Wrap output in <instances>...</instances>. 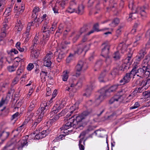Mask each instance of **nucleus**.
<instances>
[{
    "instance_id": "3c124183",
    "label": "nucleus",
    "mask_w": 150,
    "mask_h": 150,
    "mask_svg": "<svg viewBox=\"0 0 150 150\" xmlns=\"http://www.w3.org/2000/svg\"><path fill=\"white\" fill-rule=\"evenodd\" d=\"M30 31L26 30V31L24 33V35L26 37L25 40L26 41H28L30 38V34L29 33Z\"/></svg>"
},
{
    "instance_id": "72a5a7b5",
    "label": "nucleus",
    "mask_w": 150,
    "mask_h": 150,
    "mask_svg": "<svg viewBox=\"0 0 150 150\" xmlns=\"http://www.w3.org/2000/svg\"><path fill=\"white\" fill-rule=\"evenodd\" d=\"M10 93L9 92L6 98L4 99H3L0 103V107H1L3 104L7 103L10 98Z\"/></svg>"
},
{
    "instance_id": "49530a36",
    "label": "nucleus",
    "mask_w": 150,
    "mask_h": 150,
    "mask_svg": "<svg viewBox=\"0 0 150 150\" xmlns=\"http://www.w3.org/2000/svg\"><path fill=\"white\" fill-rule=\"evenodd\" d=\"M119 23V19L116 18L114 19L111 24H109L112 27H114L116 25L118 24Z\"/></svg>"
},
{
    "instance_id": "9b49d317",
    "label": "nucleus",
    "mask_w": 150,
    "mask_h": 150,
    "mask_svg": "<svg viewBox=\"0 0 150 150\" xmlns=\"http://www.w3.org/2000/svg\"><path fill=\"white\" fill-rule=\"evenodd\" d=\"M109 47L108 45L105 46L102 49L101 55L106 58L105 62L107 64H109L111 62V59L108 56L109 53Z\"/></svg>"
},
{
    "instance_id": "39448f33",
    "label": "nucleus",
    "mask_w": 150,
    "mask_h": 150,
    "mask_svg": "<svg viewBox=\"0 0 150 150\" xmlns=\"http://www.w3.org/2000/svg\"><path fill=\"white\" fill-rule=\"evenodd\" d=\"M90 112L88 111L83 112L81 115L79 116L73 115L71 117L69 118V121L67 122H71L72 127H74L76 125V123L78 122L81 121L83 119H84L88 116Z\"/></svg>"
},
{
    "instance_id": "4c0bfd02",
    "label": "nucleus",
    "mask_w": 150,
    "mask_h": 150,
    "mask_svg": "<svg viewBox=\"0 0 150 150\" xmlns=\"http://www.w3.org/2000/svg\"><path fill=\"white\" fill-rule=\"evenodd\" d=\"M82 81L81 79H79L78 82L76 83H71L70 87L72 89V88H74L76 86H78L79 87H80L82 86Z\"/></svg>"
},
{
    "instance_id": "052dcab7",
    "label": "nucleus",
    "mask_w": 150,
    "mask_h": 150,
    "mask_svg": "<svg viewBox=\"0 0 150 150\" xmlns=\"http://www.w3.org/2000/svg\"><path fill=\"white\" fill-rule=\"evenodd\" d=\"M73 54H70L66 59L67 62V63H69L71 61L73 58Z\"/></svg>"
},
{
    "instance_id": "2eb2a0df",
    "label": "nucleus",
    "mask_w": 150,
    "mask_h": 150,
    "mask_svg": "<svg viewBox=\"0 0 150 150\" xmlns=\"http://www.w3.org/2000/svg\"><path fill=\"white\" fill-rule=\"evenodd\" d=\"M50 132V131L49 129L43 130L41 132L39 133L38 134L36 135L34 138V139L36 140L42 139L45 137L46 136L49 134Z\"/></svg>"
},
{
    "instance_id": "864d4df0",
    "label": "nucleus",
    "mask_w": 150,
    "mask_h": 150,
    "mask_svg": "<svg viewBox=\"0 0 150 150\" xmlns=\"http://www.w3.org/2000/svg\"><path fill=\"white\" fill-rule=\"evenodd\" d=\"M48 40V38H43L42 40L41 41V47H43L44 45L46 44Z\"/></svg>"
},
{
    "instance_id": "2f4dec72",
    "label": "nucleus",
    "mask_w": 150,
    "mask_h": 150,
    "mask_svg": "<svg viewBox=\"0 0 150 150\" xmlns=\"http://www.w3.org/2000/svg\"><path fill=\"white\" fill-rule=\"evenodd\" d=\"M8 20L7 19H5L4 20V22L2 23L1 31H6V30L8 28Z\"/></svg>"
},
{
    "instance_id": "dca6fc26",
    "label": "nucleus",
    "mask_w": 150,
    "mask_h": 150,
    "mask_svg": "<svg viewBox=\"0 0 150 150\" xmlns=\"http://www.w3.org/2000/svg\"><path fill=\"white\" fill-rule=\"evenodd\" d=\"M86 134V132H83L81 133L79 136V137H81L82 136V137L79 141V146L80 150H84V149L85 140L84 139V136Z\"/></svg>"
},
{
    "instance_id": "a211bd4d",
    "label": "nucleus",
    "mask_w": 150,
    "mask_h": 150,
    "mask_svg": "<svg viewBox=\"0 0 150 150\" xmlns=\"http://www.w3.org/2000/svg\"><path fill=\"white\" fill-rule=\"evenodd\" d=\"M31 135H32L31 134L29 135L28 136L26 135L19 141L18 142V145L19 146V148H22L25 146H27L28 142H27V139L28 138V137H31Z\"/></svg>"
},
{
    "instance_id": "423d86ee",
    "label": "nucleus",
    "mask_w": 150,
    "mask_h": 150,
    "mask_svg": "<svg viewBox=\"0 0 150 150\" xmlns=\"http://www.w3.org/2000/svg\"><path fill=\"white\" fill-rule=\"evenodd\" d=\"M131 71H133V78H136L137 76L142 78L145 77H146V72H149L147 68L144 67L142 68L139 69L137 70H136L135 68L133 69Z\"/></svg>"
},
{
    "instance_id": "58836bf2",
    "label": "nucleus",
    "mask_w": 150,
    "mask_h": 150,
    "mask_svg": "<svg viewBox=\"0 0 150 150\" xmlns=\"http://www.w3.org/2000/svg\"><path fill=\"white\" fill-rule=\"evenodd\" d=\"M8 135V133L0 130V138L1 137L2 140L6 139Z\"/></svg>"
},
{
    "instance_id": "4be33fe9",
    "label": "nucleus",
    "mask_w": 150,
    "mask_h": 150,
    "mask_svg": "<svg viewBox=\"0 0 150 150\" xmlns=\"http://www.w3.org/2000/svg\"><path fill=\"white\" fill-rule=\"evenodd\" d=\"M146 54V52L144 50H141L139 52L138 54L136 57V61L137 63L139 62L144 57V55Z\"/></svg>"
},
{
    "instance_id": "09e8293b",
    "label": "nucleus",
    "mask_w": 150,
    "mask_h": 150,
    "mask_svg": "<svg viewBox=\"0 0 150 150\" xmlns=\"http://www.w3.org/2000/svg\"><path fill=\"white\" fill-rule=\"evenodd\" d=\"M141 36L140 35H138L136 38V41L134 42V46H136L139 44V41L141 38Z\"/></svg>"
},
{
    "instance_id": "69168bd1",
    "label": "nucleus",
    "mask_w": 150,
    "mask_h": 150,
    "mask_svg": "<svg viewBox=\"0 0 150 150\" xmlns=\"http://www.w3.org/2000/svg\"><path fill=\"white\" fill-rule=\"evenodd\" d=\"M118 73V70L117 69H114L112 71L111 73V74L112 75H113L114 76H115Z\"/></svg>"
},
{
    "instance_id": "a19ab883",
    "label": "nucleus",
    "mask_w": 150,
    "mask_h": 150,
    "mask_svg": "<svg viewBox=\"0 0 150 150\" xmlns=\"http://www.w3.org/2000/svg\"><path fill=\"white\" fill-rule=\"evenodd\" d=\"M150 60V57L149 56H147L146 57L145 59L143 60L142 62L143 67H146V65L147 64L149 61Z\"/></svg>"
},
{
    "instance_id": "7c9ffc66",
    "label": "nucleus",
    "mask_w": 150,
    "mask_h": 150,
    "mask_svg": "<svg viewBox=\"0 0 150 150\" xmlns=\"http://www.w3.org/2000/svg\"><path fill=\"white\" fill-rule=\"evenodd\" d=\"M23 23H22L20 20H18L15 28L16 29H17L18 31H20L22 30L23 28Z\"/></svg>"
},
{
    "instance_id": "aec40b11",
    "label": "nucleus",
    "mask_w": 150,
    "mask_h": 150,
    "mask_svg": "<svg viewBox=\"0 0 150 150\" xmlns=\"http://www.w3.org/2000/svg\"><path fill=\"white\" fill-rule=\"evenodd\" d=\"M99 25L98 23H96L93 26V29L90 31L88 32L87 33L88 35H90L91 34L94 33L95 31H105L109 29L108 28H105L100 30H99L98 29Z\"/></svg>"
},
{
    "instance_id": "1a4fd4ad",
    "label": "nucleus",
    "mask_w": 150,
    "mask_h": 150,
    "mask_svg": "<svg viewBox=\"0 0 150 150\" xmlns=\"http://www.w3.org/2000/svg\"><path fill=\"white\" fill-rule=\"evenodd\" d=\"M124 91L122 90L119 91L117 95H116L112 97L109 101V103L112 104L115 103L117 102H120L122 99V96L124 93Z\"/></svg>"
},
{
    "instance_id": "e433bc0d",
    "label": "nucleus",
    "mask_w": 150,
    "mask_h": 150,
    "mask_svg": "<svg viewBox=\"0 0 150 150\" xmlns=\"http://www.w3.org/2000/svg\"><path fill=\"white\" fill-rule=\"evenodd\" d=\"M86 31V30L85 27H83L81 28L79 31L80 34L77 35L76 37H75L74 38V40L76 41L80 37V36L83 33Z\"/></svg>"
},
{
    "instance_id": "5fc2aeb1",
    "label": "nucleus",
    "mask_w": 150,
    "mask_h": 150,
    "mask_svg": "<svg viewBox=\"0 0 150 150\" xmlns=\"http://www.w3.org/2000/svg\"><path fill=\"white\" fill-rule=\"evenodd\" d=\"M143 94L145 98H150V91H145L143 93Z\"/></svg>"
},
{
    "instance_id": "c85d7f7f",
    "label": "nucleus",
    "mask_w": 150,
    "mask_h": 150,
    "mask_svg": "<svg viewBox=\"0 0 150 150\" xmlns=\"http://www.w3.org/2000/svg\"><path fill=\"white\" fill-rule=\"evenodd\" d=\"M69 72L67 71H64L62 74L61 76L62 80L63 81H67L69 78Z\"/></svg>"
},
{
    "instance_id": "0e129e2a",
    "label": "nucleus",
    "mask_w": 150,
    "mask_h": 150,
    "mask_svg": "<svg viewBox=\"0 0 150 150\" xmlns=\"http://www.w3.org/2000/svg\"><path fill=\"white\" fill-rule=\"evenodd\" d=\"M6 1L4 0H1L0 1V7L1 8H5V5Z\"/></svg>"
},
{
    "instance_id": "a878e982",
    "label": "nucleus",
    "mask_w": 150,
    "mask_h": 150,
    "mask_svg": "<svg viewBox=\"0 0 150 150\" xmlns=\"http://www.w3.org/2000/svg\"><path fill=\"white\" fill-rule=\"evenodd\" d=\"M84 6L82 4L79 5L77 9H76V13L79 15H82L84 12Z\"/></svg>"
},
{
    "instance_id": "cd10ccee",
    "label": "nucleus",
    "mask_w": 150,
    "mask_h": 150,
    "mask_svg": "<svg viewBox=\"0 0 150 150\" xmlns=\"http://www.w3.org/2000/svg\"><path fill=\"white\" fill-rule=\"evenodd\" d=\"M36 100L35 99H33L30 102L29 107L28 108V112H31L33 111L36 105Z\"/></svg>"
},
{
    "instance_id": "de8ad7c7",
    "label": "nucleus",
    "mask_w": 150,
    "mask_h": 150,
    "mask_svg": "<svg viewBox=\"0 0 150 150\" xmlns=\"http://www.w3.org/2000/svg\"><path fill=\"white\" fill-rule=\"evenodd\" d=\"M103 61L101 59L98 60L96 63L95 67L96 68H99L102 64Z\"/></svg>"
},
{
    "instance_id": "c756f323",
    "label": "nucleus",
    "mask_w": 150,
    "mask_h": 150,
    "mask_svg": "<svg viewBox=\"0 0 150 150\" xmlns=\"http://www.w3.org/2000/svg\"><path fill=\"white\" fill-rule=\"evenodd\" d=\"M95 133H96V136L98 137H103L106 134L105 131L103 130H98L95 131Z\"/></svg>"
},
{
    "instance_id": "393cba45",
    "label": "nucleus",
    "mask_w": 150,
    "mask_h": 150,
    "mask_svg": "<svg viewBox=\"0 0 150 150\" xmlns=\"http://www.w3.org/2000/svg\"><path fill=\"white\" fill-rule=\"evenodd\" d=\"M21 43L20 42H17L16 45V47L20 52H26L27 49L25 46H23L22 48L20 47Z\"/></svg>"
},
{
    "instance_id": "f3484780",
    "label": "nucleus",
    "mask_w": 150,
    "mask_h": 150,
    "mask_svg": "<svg viewBox=\"0 0 150 150\" xmlns=\"http://www.w3.org/2000/svg\"><path fill=\"white\" fill-rule=\"evenodd\" d=\"M100 95L97 97L95 101V103L97 105H99L104 99L106 95L105 93H102L101 92V90L100 91Z\"/></svg>"
},
{
    "instance_id": "8fccbe9b",
    "label": "nucleus",
    "mask_w": 150,
    "mask_h": 150,
    "mask_svg": "<svg viewBox=\"0 0 150 150\" xmlns=\"http://www.w3.org/2000/svg\"><path fill=\"white\" fill-rule=\"evenodd\" d=\"M120 55L118 51L115 52L113 55V57L116 60L119 59L120 58Z\"/></svg>"
},
{
    "instance_id": "6e6552de",
    "label": "nucleus",
    "mask_w": 150,
    "mask_h": 150,
    "mask_svg": "<svg viewBox=\"0 0 150 150\" xmlns=\"http://www.w3.org/2000/svg\"><path fill=\"white\" fill-rule=\"evenodd\" d=\"M66 0H58L55 5L52 6V8L54 13H58V11L59 8V6H60V8L62 9H63L64 7L65 4L67 3Z\"/></svg>"
},
{
    "instance_id": "6ab92c4d",
    "label": "nucleus",
    "mask_w": 150,
    "mask_h": 150,
    "mask_svg": "<svg viewBox=\"0 0 150 150\" xmlns=\"http://www.w3.org/2000/svg\"><path fill=\"white\" fill-rule=\"evenodd\" d=\"M94 86L93 83L89 84L85 92L83 94V95L88 97L91 94V91L93 88Z\"/></svg>"
},
{
    "instance_id": "774afa93",
    "label": "nucleus",
    "mask_w": 150,
    "mask_h": 150,
    "mask_svg": "<svg viewBox=\"0 0 150 150\" xmlns=\"http://www.w3.org/2000/svg\"><path fill=\"white\" fill-rule=\"evenodd\" d=\"M122 28V26H120L118 27V29L116 31V33L117 34L119 35L120 34L121 31V28Z\"/></svg>"
},
{
    "instance_id": "37998d69",
    "label": "nucleus",
    "mask_w": 150,
    "mask_h": 150,
    "mask_svg": "<svg viewBox=\"0 0 150 150\" xmlns=\"http://www.w3.org/2000/svg\"><path fill=\"white\" fill-rule=\"evenodd\" d=\"M17 66V65H15L14 64L11 66H8L7 67V69L9 72H13L16 70Z\"/></svg>"
},
{
    "instance_id": "e2e57ef3",
    "label": "nucleus",
    "mask_w": 150,
    "mask_h": 150,
    "mask_svg": "<svg viewBox=\"0 0 150 150\" xmlns=\"http://www.w3.org/2000/svg\"><path fill=\"white\" fill-rule=\"evenodd\" d=\"M18 79H19L18 77H15L13 80L12 85H14L16 84L18 81Z\"/></svg>"
},
{
    "instance_id": "f8f14e48",
    "label": "nucleus",
    "mask_w": 150,
    "mask_h": 150,
    "mask_svg": "<svg viewBox=\"0 0 150 150\" xmlns=\"http://www.w3.org/2000/svg\"><path fill=\"white\" fill-rule=\"evenodd\" d=\"M53 56L52 53L50 52L48 53L45 56L44 59V65L47 67H50L51 65L52 59H53Z\"/></svg>"
},
{
    "instance_id": "338daca9",
    "label": "nucleus",
    "mask_w": 150,
    "mask_h": 150,
    "mask_svg": "<svg viewBox=\"0 0 150 150\" xmlns=\"http://www.w3.org/2000/svg\"><path fill=\"white\" fill-rule=\"evenodd\" d=\"M77 108V107L76 108L75 105L71 107L70 108V110H71V114L73 113L74 112V111Z\"/></svg>"
},
{
    "instance_id": "f03ea898",
    "label": "nucleus",
    "mask_w": 150,
    "mask_h": 150,
    "mask_svg": "<svg viewBox=\"0 0 150 150\" xmlns=\"http://www.w3.org/2000/svg\"><path fill=\"white\" fill-rule=\"evenodd\" d=\"M129 8L132 11V14L129 15V17L128 18V21H130L131 18H135V15H132V14L136 15V13H139L142 16H145L146 15V13L145 9L146 8V6H144L142 7H138L135 9L134 6V2L133 0H131L129 2Z\"/></svg>"
},
{
    "instance_id": "79ce46f5",
    "label": "nucleus",
    "mask_w": 150,
    "mask_h": 150,
    "mask_svg": "<svg viewBox=\"0 0 150 150\" xmlns=\"http://www.w3.org/2000/svg\"><path fill=\"white\" fill-rule=\"evenodd\" d=\"M66 11L67 13H70L74 12L76 13V9L74 8V7L69 5V7L66 10Z\"/></svg>"
},
{
    "instance_id": "6e6d98bb",
    "label": "nucleus",
    "mask_w": 150,
    "mask_h": 150,
    "mask_svg": "<svg viewBox=\"0 0 150 150\" xmlns=\"http://www.w3.org/2000/svg\"><path fill=\"white\" fill-rule=\"evenodd\" d=\"M38 37L37 36H35L34 39L33 41V47H32V48H33L34 47H36V45L38 43Z\"/></svg>"
},
{
    "instance_id": "4468645a",
    "label": "nucleus",
    "mask_w": 150,
    "mask_h": 150,
    "mask_svg": "<svg viewBox=\"0 0 150 150\" xmlns=\"http://www.w3.org/2000/svg\"><path fill=\"white\" fill-rule=\"evenodd\" d=\"M133 71H131L130 73H127L123 78L120 81L121 85H124L128 83L130 81L131 77L133 76Z\"/></svg>"
},
{
    "instance_id": "f704fd0d",
    "label": "nucleus",
    "mask_w": 150,
    "mask_h": 150,
    "mask_svg": "<svg viewBox=\"0 0 150 150\" xmlns=\"http://www.w3.org/2000/svg\"><path fill=\"white\" fill-rule=\"evenodd\" d=\"M117 49L118 50H121L122 53H123L126 50L125 45L123 43H121L119 44Z\"/></svg>"
},
{
    "instance_id": "ddd939ff",
    "label": "nucleus",
    "mask_w": 150,
    "mask_h": 150,
    "mask_svg": "<svg viewBox=\"0 0 150 150\" xmlns=\"http://www.w3.org/2000/svg\"><path fill=\"white\" fill-rule=\"evenodd\" d=\"M119 86V85L117 84L113 85L109 88H108L107 87L103 88L101 89V92L102 93L104 92L106 96L109 95V93L115 91Z\"/></svg>"
},
{
    "instance_id": "20e7f679",
    "label": "nucleus",
    "mask_w": 150,
    "mask_h": 150,
    "mask_svg": "<svg viewBox=\"0 0 150 150\" xmlns=\"http://www.w3.org/2000/svg\"><path fill=\"white\" fill-rule=\"evenodd\" d=\"M72 124L71 122H67L64 125L61 127L60 128L61 132V133L62 134L64 133L65 134H62L57 137L52 141V143H54L56 142L62 140L64 137L65 135L71 133L72 131L68 129L71 127Z\"/></svg>"
},
{
    "instance_id": "0eeeda50",
    "label": "nucleus",
    "mask_w": 150,
    "mask_h": 150,
    "mask_svg": "<svg viewBox=\"0 0 150 150\" xmlns=\"http://www.w3.org/2000/svg\"><path fill=\"white\" fill-rule=\"evenodd\" d=\"M66 104V102L64 99L57 102L52 108V112H50V115H52V116H53V114H57Z\"/></svg>"
},
{
    "instance_id": "c03bdc74",
    "label": "nucleus",
    "mask_w": 150,
    "mask_h": 150,
    "mask_svg": "<svg viewBox=\"0 0 150 150\" xmlns=\"http://www.w3.org/2000/svg\"><path fill=\"white\" fill-rule=\"evenodd\" d=\"M19 116L18 112H16L13 115L11 118V121H14L15 122Z\"/></svg>"
},
{
    "instance_id": "c9c22d12",
    "label": "nucleus",
    "mask_w": 150,
    "mask_h": 150,
    "mask_svg": "<svg viewBox=\"0 0 150 150\" xmlns=\"http://www.w3.org/2000/svg\"><path fill=\"white\" fill-rule=\"evenodd\" d=\"M35 21H34L28 23L27 25L26 30L29 31L33 30L35 27Z\"/></svg>"
},
{
    "instance_id": "13d9d810",
    "label": "nucleus",
    "mask_w": 150,
    "mask_h": 150,
    "mask_svg": "<svg viewBox=\"0 0 150 150\" xmlns=\"http://www.w3.org/2000/svg\"><path fill=\"white\" fill-rule=\"evenodd\" d=\"M31 119L28 116L26 119L25 120L24 122L23 123V125H25L27 124L28 122L30 123L32 122L33 120V119L31 120Z\"/></svg>"
},
{
    "instance_id": "680f3d73",
    "label": "nucleus",
    "mask_w": 150,
    "mask_h": 150,
    "mask_svg": "<svg viewBox=\"0 0 150 150\" xmlns=\"http://www.w3.org/2000/svg\"><path fill=\"white\" fill-rule=\"evenodd\" d=\"M34 68V65L32 63H29L27 67V69L29 71H31Z\"/></svg>"
},
{
    "instance_id": "5701e85b",
    "label": "nucleus",
    "mask_w": 150,
    "mask_h": 150,
    "mask_svg": "<svg viewBox=\"0 0 150 150\" xmlns=\"http://www.w3.org/2000/svg\"><path fill=\"white\" fill-rule=\"evenodd\" d=\"M64 111L62 110L58 114V115H55L54 118H52V119H50V120H49L47 122V124L50 123L51 124V125H52L53 122H54L55 121H56L58 119L60 116L63 115L64 114Z\"/></svg>"
},
{
    "instance_id": "4d7b16f0",
    "label": "nucleus",
    "mask_w": 150,
    "mask_h": 150,
    "mask_svg": "<svg viewBox=\"0 0 150 150\" xmlns=\"http://www.w3.org/2000/svg\"><path fill=\"white\" fill-rule=\"evenodd\" d=\"M13 6L12 5H11L9 7H8V8H6V10L5 11L4 13H10V12L11 11L12 9L13 8Z\"/></svg>"
},
{
    "instance_id": "9d476101",
    "label": "nucleus",
    "mask_w": 150,
    "mask_h": 150,
    "mask_svg": "<svg viewBox=\"0 0 150 150\" xmlns=\"http://www.w3.org/2000/svg\"><path fill=\"white\" fill-rule=\"evenodd\" d=\"M88 67L86 63L82 61L78 62L76 65L75 69L77 71H84L88 68Z\"/></svg>"
},
{
    "instance_id": "bf43d9fd",
    "label": "nucleus",
    "mask_w": 150,
    "mask_h": 150,
    "mask_svg": "<svg viewBox=\"0 0 150 150\" xmlns=\"http://www.w3.org/2000/svg\"><path fill=\"white\" fill-rule=\"evenodd\" d=\"M39 8L38 7H35L33 8V15L34 14H35L36 15V17L37 16V14L36 13L39 11Z\"/></svg>"
},
{
    "instance_id": "ea45409f",
    "label": "nucleus",
    "mask_w": 150,
    "mask_h": 150,
    "mask_svg": "<svg viewBox=\"0 0 150 150\" xmlns=\"http://www.w3.org/2000/svg\"><path fill=\"white\" fill-rule=\"evenodd\" d=\"M47 72L43 71L40 73L41 79L42 82L46 81V77L47 76Z\"/></svg>"
},
{
    "instance_id": "a18cd8bd",
    "label": "nucleus",
    "mask_w": 150,
    "mask_h": 150,
    "mask_svg": "<svg viewBox=\"0 0 150 150\" xmlns=\"http://www.w3.org/2000/svg\"><path fill=\"white\" fill-rule=\"evenodd\" d=\"M43 38H48L50 35V31L48 30H46L45 31L43 32Z\"/></svg>"
},
{
    "instance_id": "b1692460",
    "label": "nucleus",
    "mask_w": 150,
    "mask_h": 150,
    "mask_svg": "<svg viewBox=\"0 0 150 150\" xmlns=\"http://www.w3.org/2000/svg\"><path fill=\"white\" fill-rule=\"evenodd\" d=\"M107 73V71L106 70H104L103 71L100 75L98 78L99 81L100 82H105L106 81L105 77Z\"/></svg>"
},
{
    "instance_id": "bb28decb",
    "label": "nucleus",
    "mask_w": 150,
    "mask_h": 150,
    "mask_svg": "<svg viewBox=\"0 0 150 150\" xmlns=\"http://www.w3.org/2000/svg\"><path fill=\"white\" fill-rule=\"evenodd\" d=\"M135 83L137 85H138L139 86V89H140L143 88V87H144L146 85V83H145V81L143 80L141 81L140 80H138L135 81Z\"/></svg>"
},
{
    "instance_id": "412c9836",
    "label": "nucleus",
    "mask_w": 150,
    "mask_h": 150,
    "mask_svg": "<svg viewBox=\"0 0 150 150\" xmlns=\"http://www.w3.org/2000/svg\"><path fill=\"white\" fill-rule=\"evenodd\" d=\"M30 48H31V50L30 51V58L31 59L35 60L38 57L40 53L39 51L33 49L32 46Z\"/></svg>"
},
{
    "instance_id": "f257e3e1",
    "label": "nucleus",
    "mask_w": 150,
    "mask_h": 150,
    "mask_svg": "<svg viewBox=\"0 0 150 150\" xmlns=\"http://www.w3.org/2000/svg\"><path fill=\"white\" fill-rule=\"evenodd\" d=\"M53 98H51L48 103L45 102L41 104L40 107L38 108L37 111V115L35 117V122L33 124L34 127H35L42 120L44 114L49 108V105L53 101Z\"/></svg>"
},
{
    "instance_id": "603ef678",
    "label": "nucleus",
    "mask_w": 150,
    "mask_h": 150,
    "mask_svg": "<svg viewBox=\"0 0 150 150\" xmlns=\"http://www.w3.org/2000/svg\"><path fill=\"white\" fill-rule=\"evenodd\" d=\"M6 31H1V33L0 34V41L3 40V38L6 36Z\"/></svg>"
},
{
    "instance_id": "473e14b6",
    "label": "nucleus",
    "mask_w": 150,
    "mask_h": 150,
    "mask_svg": "<svg viewBox=\"0 0 150 150\" xmlns=\"http://www.w3.org/2000/svg\"><path fill=\"white\" fill-rule=\"evenodd\" d=\"M89 47V46L88 45L86 46V47H84L83 49L82 48H79L77 50V51L75 52V54H80L81 53L83 50L85 51V52H86L88 50Z\"/></svg>"
},
{
    "instance_id": "7ed1b4c3",
    "label": "nucleus",
    "mask_w": 150,
    "mask_h": 150,
    "mask_svg": "<svg viewBox=\"0 0 150 150\" xmlns=\"http://www.w3.org/2000/svg\"><path fill=\"white\" fill-rule=\"evenodd\" d=\"M70 43L69 42L63 41L61 43L59 49L55 52L54 55L57 57V60L58 62H60L61 60L65 56V54L67 53L68 50L66 49L67 45Z\"/></svg>"
}]
</instances>
